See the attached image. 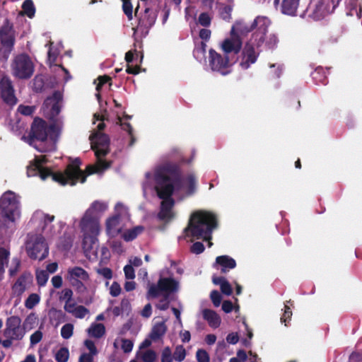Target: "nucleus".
Returning <instances> with one entry per match:
<instances>
[{
	"instance_id": "64",
	"label": "nucleus",
	"mask_w": 362,
	"mask_h": 362,
	"mask_svg": "<svg viewBox=\"0 0 362 362\" xmlns=\"http://www.w3.org/2000/svg\"><path fill=\"white\" fill-rule=\"evenodd\" d=\"M197 358L199 362H209V357L207 352L204 350L199 349L197 351Z\"/></svg>"
},
{
	"instance_id": "48",
	"label": "nucleus",
	"mask_w": 362,
	"mask_h": 362,
	"mask_svg": "<svg viewBox=\"0 0 362 362\" xmlns=\"http://www.w3.org/2000/svg\"><path fill=\"white\" fill-rule=\"evenodd\" d=\"M9 255V250L0 247V271L4 272V264L8 263Z\"/></svg>"
},
{
	"instance_id": "23",
	"label": "nucleus",
	"mask_w": 362,
	"mask_h": 362,
	"mask_svg": "<svg viewBox=\"0 0 362 362\" xmlns=\"http://www.w3.org/2000/svg\"><path fill=\"white\" fill-rule=\"evenodd\" d=\"M33 283V276L30 272H23L12 286V290L16 294H23L28 291Z\"/></svg>"
},
{
	"instance_id": "35",
	"label": "nucleus",
	"mask_w": 362,
	"mask_h": 362,
	"mask_svg": "<svg viewBox=\"0 0 362 362\" xmlns=\"http://www.w3.org/2000/svg\"><path fill=\"white\" fill-rule=\"evenodd\" d=\"M311 76L316 84L326 85L327 83V77L322 67H317L311 74Z\"/></svg>"
},
{
	"instance_id": "52",
	"label": "nucleus",
	"mask_w": 362,
	"mask_h": 362,
	"mask_svg": "<svg viewBox=\"0 0 362 362\" xmlns=\"http://www.w3.org/2000/svg\"><path fill=\"white\" fill-rule=\"evenodd\" d=\"M198 23L203 27H209L211 23V17L206 12L201 13L198 18Z\"/></svg>"
},
{
	"instance_id": "18",
	"label": "nucleus",
	"mask_w": 362,
	"mask_h": 362,
	"mask_svg": "<svg viewBox=\"0 0 362 362\" xmlns=\"http://www.w3.org/2000/svg\"><path fill=\"white\" fill-rule=\"evenodd\" d=\"M156 185L155 189L158 197L163 200L173 199L172 195L174 190H178L175 184L172 181H169L168 177L165 176H160V177L156 176Z\"/></svg>"
},
{
	"instance_id": "44",
	"label": "nucleus",
	"mask_w": 362,
	"mask_h": 362,
	"mask_svg": "<svg viewBox=\"0 0 362 362\" xmlns=\"http://www.w3.org/2000/svg\"><path fill=\"white\" fill-rule=\"evenodd\" d=\"M122 11L126 15L129 21L133 19V5L132 0H122Z\"/></svg>"
},
{
	"instance_id": "1",
	"label": "nucleus",
	"mask_w": 362,
	"mask_h": 362,
	"mask_svg": "<svg viewBox=\"0 0 362 362\" xmlns=\"http://www.w3.org/2000/svg\"><path fill=\"white\" fill-rule=\"evenodd\" d=\"M217 215L214 212L199 210L192 214L188 225L184 232L187 237L197 240L202 239L209 242V246L212 245V233L218 227Z\"/></svg>"
},
{
	"instance_id": "21",
	"label": "nucleus",
	"mask_w": 362,
	"mask_h": 362,
	"mask_svg": "<svg viewBox=\"0 0 362 362\" xmlns=\"http://www.w3.org/2000/svg\"><path fill=\"white\" fill-rule=\"evenodd\" d=\"M80 227L83 235H98L100 225L98 218L95 216L84 214L80 222Z\"/></svg>"
},
{
	"instance_id": "49",
	"label": "nucleus",
	"mask_w": 362,
	"mask_h": 362,
	"mask_svg": "<svg viewBox=\"0 0 362 362\" xmlns=\"http://www.w3.org/2000/svg\"><path fill=\"white\" fill-rule=\"evenodd\" d=\"M49 279V273L45 270L37 271L36 280L39 286L45 285Z\"/></svg>"
},
{
	"instance_id": "3",
	"label": "nucleus",
	"mask_w": 362,
	"mask_h": 362,
	"mask_svg": "<svg viewBox=\"0 0 362 362\" xmlns=\"http://www.w3.org/2000/svg\"><path fill=\"white\" fill-rule=\"evenodd\" d=\"M158 8L157 6H143L138 1L134 9V16L137 18V25L134 27V36L137 40L146 37L150 29L153 26L157 19Z\"/></svg>"
},
{
	"instance_id": "39",
	"label": "nucleus",
	"mask_w": 362,
	"mask_h": 362,
	"mask_svg": "<svg viewBox=\"0 0 362 362\" xmlns=\"http://www.w3.org/2000/svg\"><path fill=\"white\" fill-rule=\"evenodd\" d=\"M61 133V127L56 124H52L48 126V136L51 141L56 143Z\"/></svg>"
},
{
	"instance_id": "32",
	"label": "nucleus",
	"mask_w": 362,
	"mask_h": 362,
	"mask_svg": "<svg viewBox=\"0 0 362 362\" xmlns=\"http://www.w3.org/2000/svg\"><path fill=\"white\" fill-rule=\"evenodd\" d=\"M107 209V204L103 202L95 201L90 208L86 211L90 216H95V214H102Z\"/></svg>"
},
{
	"instance_id": "36",
	"label": "nucleus",
	"mask_w": 362,
	"mask_h": 362,
	"mask_svg": "<svg viewBox=\"0 0 362 362\" xmlns=\"http://www.w3.org/2000/svg\"><path fill=\"white\" fill-rule=\"evenodd\" d=\"M105 332V326L100 323L93 324L88 329V335L90 337H95V338H100V337H103L104 335Z\"/></svg>"
},
{
	"instance_id": "59",
	"label": "nucleus",
	"mask_w": 362,
	"mask_h": 362,
	"mask_svg": "<svg viewBox=\"0 0 362 362\" xmlns=\"http://www.w3.org/2000/svg\"><path fill=\"white\" fill-rule=\"evenodd\" d=\"M204 249L205 247L202 243L196 242L191 246L190 251L194 254L199 255L204 251Z\"/></svg>"
},
{
	"instance_id": "34",
	"label": "nucleus",
	"mask_w": 362,
	"mask_h": 362,
	"mask_svg": "<svg viewBox=\"0 0 362 362\" xmlns=\"http://www.w3.org/2000/svg\"><path fill=\"white\" fill-rule=\"evenodd\" d=\"M133 342L127 339L118 337L115 340L114 346L117 349L121 348L124 352L129 353L133 349Z\"/></svg>"
},
{
	"instance_id": "25",
	"label": "nucleus",
	"mask_w": 362,
	"mask_h": 362,
	"mask_svg": "<svg viewBox=\"0 0 362 362\" xmlns=\"http://www.w3.org/2000/svg\"><path fill=\"white\" fill-rule=\"evenodd\" d=\"M121 215L118 213L110 216L105 221V231L107 236L115 238L122 232Z\"/></svg>"
},
{
	"instance_id": "28",
	"label": "nucleus",
	"mask_w": 362,
	"mask_h": 362,
	"mask_svg": "<svg viewBox=\"0 0 362 362\" xmlns=\"http://www.w3.org/2000/svg\"><path fill=\"white\" fill-rule=\"evenodd\" d=\"M215 263L221 267V273H226L237 265L235 260L228 255L218 256Z\"/></svg>"
},
{
	"instance_id": "50",
	"label": "nucleus",
	"mask_w": 362,
	"mask_h": 362,
	"mask_svg": "<svg viewBox=\"0 0 362 362\" xmlns=\"http://www.w3.org/2000/svg\"><path fill=\"white\" fill-rule=\"evenodd\" d=\"M21 262L19 258L15 257L12 259V264L8 269V274L10 277H13L16 275L21 268Z\"/></svg>"
},
{
	"instance_id": "17",
	"label": "nucleus",
	"mask_w": 362,
	"mask_h": 362,
	"mask_svg": "<svg viewBox=\"0 0 362 362\" xmlns=\"http://www.w3.org/2000/svg\"><path fill=\"white\" fill-rule=\"evenodd\" d=\"M158 177L165 176L168 177L169 181L173 182L177 189H181L183 187V177L180 167L176 164L168 163L165 165L162 170L156 173Z\"/></svg>"
},
{
	"instance_id": "37",
	"label": "nucleus",
	"mask_w": 362,
	"mask_h": 362,
	"mask_svg": "<svg viewBox=\"0 0 362 362\" xmlns=\"http://www.w3.org/2000/svg\"><path fill=\"white\" fill-rule=\"evenodd\" d=\"M346 7L348 9L347 15L351 16H356L358 18H361L362 8L359 6L358 8L357 0H349Z\"/></svg>"
},
{
	"instance_id": "4",
	"label": "nucleus",
	"mask_w": 362,
	"mask_h": 362,
	"mask_svg": "<svg viewBox=\"0 0 362 362\" xmlns=\"http://www.w3.org/2000/svg\"><path fill=\"white\" fill-rule=\"evenodd\" d=\"M81 160L78 158H76L75 160L69 164L64 171L62 173H53L51 170V173L49 177H52V179L59 183L62 185H66L67 184L73 186L75 185L78 181L83 183L86 180L87 175H85L80 169Z\"/></svg>"
},
{
	"instance_id": "16",
	"label": "nucleus",
	"mask_w": 362,
	"mask_h": 362,
	"mask_svg": "<svg viewBox=\"0 0 362 362\" xmlns=\"http://www.w3.org/2000/svg\"><path fill=\"white\" fill-rule=\"evenodd\" d=\"M0 95L2 100L8 105L13 106L17 103L13 82L7 75H4L0 78Z\"/></svg>"
},
{
	"instance_id": "31",
	"label": "nucleus",
	"mask_w": 362,
	"mask_h": 362,
	"mask_svg": "<svg viewBox=\"0 0 362 362\" xmlns=\"http://www.w3.org/2000/svg\"><path fill=\"white\" fill-rule=\"evenodd\" d=\"M252 32V28H250V25H247L243 21H237L233 24L231 28L230 34L231 35H247L249 33Z\"/></svg>"
},
{
	"instance_id": "38",
	"label": "nucleus",
	"mask_w": 362,
	"mask_h": 362,
	"mask_svg": "<svg viewBox=\"0 0 362 362\" xmlns=\"http://www.w3.org/2000/svg\"><path fill=\"white\" fill-rule=\"evenodd\" d=\"M143 230V226H136L125 231L122 235V238L127 242L132 241L134 240Z\"/></svg>"
},
{
	"instance_id": "20",
	"label": "nucleus",
	"mask_w": 362,
	"mask_h": 362,
	"mask_svg": "<svg viewBox=\"0 0 362 362\" xmlns=\"http://www.w3.org/2000/svg\"><path fill=\"white\" fill-rule=\"evenodd\" d=\"M243 47V41L239 35H231L226 38L221 44V48L224 55H238Z\"/></svg>"
},
{
	"instance_id": "12",
	"label": "nucleus",
	"mask_w": 362,
	"mask_h": 362,
	"mask_svg": "<svg viewBox=\"0 0 362 362\" xmlns=\"http://www.w3.org/2000/svg\"><path fill=\"white\" fill-rule=\"evenodd\" d=\"M65 279L77 292L83 293L86 290L83 282L88 280L89 276L82 267H74L68 269Z\"/></svg>"
},
{
	"instance_id": "11",
	"label": "nucleus",
	"mask_w": 362,
	"mask_h": 362,
	"mask_svg": "<svg viewBox=\"0 0 362 362\" xmlns=\"http://www.w3.org/2000/svg\"><path fill=\"white\" fill-rule=\"evenodd\" d=\"M48 137V124L47 122L40 117H35L31 124L30 131L28 136V143L34 146L35 141H45Z\"/></svg>"
},
{
	"instance_id": "60",
	"label": "nucleus",
	"mask_w": 362,
	"mask_h": 362,
	"mask_svg": "<svg viewBox=\"0 0 362 362\" xmlns=\"http://www.w3.org/2000/svg\"><path fill=\"white\" fill-rule=\"evenodd\" d=\"M88 311L86 308L82 305H79L76 309H74L71 314L76 317L83 318L86 314H88Z\"/></svg>"
},
{
	"instance_id": "40",
	"label": "nucleus",
	"mask_w": 362,
	"mask_h": 362,
	"mask_svg": "<svg viewBox=\"0 0 362 362\" xmlns=\"http://www.w3.org/2000/svg\"><path fill=\"white\" fill-rule=\"evenodd\" d=\"M166 332V326L163 322L156 324L152 330L151 337L153 339H158L161 337Z\"/></svg>"
},
{
	"instance_id": "22",
	"label": "nucleus",
	"mask_w": 362,
	"mask_h": 362,
	"mask_svg": "<svg viewBox=\"0 0 362 362\" xmlns=\"http://www.w3.org/2000/svg\"><path fill=\"white\" fill-rule=\"evenodd\" d=\"M252 42H247L242 51V60L240 66L243 69H247L251 64H255L259 57V53L255 49V46Z\"/></svg>"
},
{
	"instance_id": "63",
	"label": "nucleus",
	"mask_w": 362,
	"mask_h": 362,
	"mask_svg": "<svg viewBox=\"0 0 362 362\" xmlns=\"http://www.w3.org/2000/svg\"><path fill=\"white\" fill-rule=\"evenodd\" d=\"M18 110L21 114L25 116H30L33 114L35 107L28 105H20Z\"/></svg>"
},
{
	"instance_id": "47",
	"label": "nucleus",
	"mask_w": 362,
	"mask_h": 362,
	"mask_svg": "<svg viewBox=\"0 0 362 362\" xmlns=\"http://www.w3.org/2000/svg\"><path fill=\"white\" fill-rule=\"evenodd\" d=\"M138 357L144 362H153L156 358V354L153 351L147 350L144 352L140 351L138 354Z\"/></svg>"
},
{
	"instance_id": "5",
	"label": "nucleus",
	"mask_w": 362,
	"mask_h": 362,
	"mask_svg": "<svg viewBox=\"0 0 362 362\" xmlns=\"http://www.w3.org/2000/svg\"><path fill=\"white\" fill-rule=\"evenodd\" d=\"M161 273L156 284H149L147 294H176L180 292V279L175 277L173 274Z\"/></svg>"
},
{
	"instance_id": "30",
	"label": "nucleus",
	"mask_w": 362,
	"mask_h": 362,
	"mask_svg": "<svg viewBox=\"0 0 362 362\" xmlns=\"http://www.w3.org/2000/svg\"><path fill=\"white\" fill-rule=\"evenodd\" d=\"M212 281L220 286L221 294H233L232 286L225 277L213 276Z\"/></svg>"
},
{
	"instance_id": "24",
	"label": "nucleus",
	"mask_w": 362,
	"mask_h": 362,
	"mask_svg": "<svg viewBox=\"0 0 362 362\" xmlns=\"http://www.w3.org/2000/svg\"><path fill=\"white\" fill-rule=\"evenodd\" d=\"M175 200L173 199L162 200L160 202V211L158 214V218L164 222H170L175 217L173 207Z\"/></svg>"
},
{
	"instance_id": "53",
	"label": "nucleus",
	"mask_w": 362,
	"mask_h": 362,
	"mask_svg": "<svg viewBox=\"0 0 362 362\" xmlns=\"http://www.w3.org/2000/svg\"><path fill=\"white\" fill-rule=\"evenodd\" d=\"M158 297L156 300V306L160 310H165L168 308L169 304L168 296H153Z\"/></svg>"
},
{
	"instance_id": "10",
	"label": "nucleus",
	"mask_w": 362,
	"mask_h": 362,
	"mask_svg": "<svg viewBox=\"0 0 362 362\" xmlns=\"http://www.w3.org/2000/svg\"><path fill=\"white\" fill-rule=\"evenodd\" d=\"M270 25L271 21L269 18L262 16H257L250 24L252 32L251 42L255 45L257 48H259L264 45Z\"/></svg>"
},
{
	"instance_id": "58",
	"label": "nucleus",
	"mask_w": 362,
	"mask_h": 362,
	"mask_svg": "<svg viewBox=\"0 0 362 362\" xmlns=\"http://www.w3.org/2000/svg\"><path fill=\"white\" fill-rule=\"evenodd\" d=\"M98 83L96 86V90L98 91H100V90L102 88V87L107 83H109L110 86L112 85L111 83V78L107 75H103L100 76L98 78Z\"/></svg>"
},
{
	"instance_id": "27",
	"label": "nucleus",
	"mask_w": 362,
	"mask_h": 362,
	"mask_svg": "<svg viewBox=\"0 0 362 362\" xmlns=\"http://www.w3.org/2000/svg\"><path fill=\"white\" fill-rule=\"evenodd\" d=\"M300 0H274V5H280L282 13L288 16H296Z\"/></svg>"
},
{
	"instance_id": "14",
	"label": "nucleus",
	"mask_w": 362,
	"mask_h": 362,
	"mask_svg": "<svg viewBox=\"0 0 362 362\" xmlns=\"http://www.w3.org/2000/svg\"><path fill=\"white\" fill-rule=\"evenodd\" d=\"M48 162L46 156H36L27 167L28 177L39 176L42 180H46L51 173V170L43 166Z\"/></svg>"
},
{
	"instance_id": "61",
	"label": "nucleus",
	"mask_w": 362,
	"mask_h": 362,
	"mask_svg": "<svg viewBox=\"0 0 362 362\" xmlns=\"http://www.w3.org/2000/svg\"><path fill=\"white\" fill-rule=\"evenodd\" d=\"M39 302L40 298L38 296H29L27 300H25V306L28 308L31 309Z\"/></svg>"
},
{
	"instance_id": "9",
	"label": "nucleus",
	"mask_w": 362,
	"mask_h": 362,
	"mask_svg": "<svg viewBox=\"0 0 362 362\" xmlns=\"http://www.w3.org/2000/svg\"><path fill=\"white\" fill-rule=\"evenodd\" d=\"M341 0H316L309 6V16L315 21L323 19L332 13Z\"/></svg>"
},
{
	"instance_id": "46",
	"label": "nucleus",
	"mask_w": 362,
	"mask_h": 362,
	"mask_svg": "<svg viewBox=\"0 0 362 362\" xmlns=\"http://www.w3.org/2000/svg\"><path fill=\"white\" fill-rule=\"evenodd\" d=\"M186 357V350L182 345L175 347L173 353V358L175 361L182 362Z\"/></svg>"
},
{
	"instance_id": "54",
	"label": "nucleus",
	"mask_w": 362,
	"mask_h": 362,
	"mask_svg": "<svg viewBox=\"0 0 362 362\" xmlns=\"http://www.w3.org/2000/svg\"><path fill=\"white\" fill-rule=\"evenodd\" d=\"M235 310V312H238L239 310V306L237 305H234L233 303L229 300H223L222 303V310L226 313H228L231 312L233 310Z\"/></svg>"
},
{
	"instance_id": "2",
	"label": "nucleus",
	"mask_w": 362,
	"mask_h": 362,
	"mask_svg": "<svg viewBox=\"0 0 362 362\" xmlns=\"http://www.w3.org/2000/svg\"><path fill=\"white\" fill-rule=\"evenodd\" d=\"M89 139L91 141V149L95 152L96 163L88 165L86 172L87 175L102 173L112 165L111 161L104 158L110 152V138L107 134L99 132L91 134Z\"/></svg>"
},
{
	"instance_id": "43",
	"label": "nucleus",
	"mask_w": 362,
	"mask_h": 362,
	"mask_svg": "<svg viewBox=\"0 0 362 362\" xmlns=\"http://www.w3.org/2000/svg\"><path fill=\"white\" fill-rule=\"evenodd\" d=\"M24 13L29 18H33L35 13V8L32 0H25L22 5Z\"/></svg>"
},
{
	"instance_id": "62",
	"label": "nucleus",
	"mask_w": 362,
	"mask_h": 362,
	"mask_svg": "<svg viewBox=\"0 0 362 362\" xmlns=\"http://www.w3.org/2000/svg\"><path fill=\"white\" fill-rule=\"evenodd\" d=\"M84 346L88 350V351H89L88 354H90L93 356H95L98 354V350L96 349L95 343L93 341H91L90 339L85 340Z\"/></svg>"
},
{
	"instance_id": "29",
	"label": "nucleus",
	"mask_w": 362,
	"mask_h": 362,
	"mask_svg": "<svg viewBox=\"0 0 362 362\" xmlns=\"http://www.w3.org/2000/svg\"><path fill=\"white\" fill-rule=\"evenodd\" d=\"M203 317L207 321L209 325L213 328H217L220 326L221 319L214 311L205 309L202 311Z\"/></svg>"
},
{
	"instance_id": "41",
	"label": "nucleus",
	"mask_w": 362,
	"mask_h": 362,
	"mask_svg": "<svg viewBox=\"0 0 362 362\" xmlns=\"http://www.w3.org/2000/svg\"><path fill=\"white\" fill-rule=\"evenodd\" d=\"M279 39L276 34L271 33L268 36L266 35L264 44L267 49H274L276 48Z\"/></svg>"
},
{
	"instance_id": "8",
	"label": "nucleus",
	"mask_w": 362,
	"mask_h": 362,
	"mask_svg": "<svg viewBox=\"0 0 362 362\" xmlns=\"http://www.w3.org/2000/svg\"><path fill=\"white\" fill-rule=\"evenodd\" d=\"M13 75L20 79L30 78L34 72V64L27 54L15 57L11 64Z\"/></svg>"
},
{
	"instance_id": "26",
	"label": "nucleus",
	"mask_w": 362,
	"mask_h": 362,
	"mask_svg": "<svg viewBox=\"0 0 362 362\" xmlns=\"http://www.w3.org/2000/svg\"><path fill=\"white\" fill-rule=\"evenodd\" d=\"M98 235H83L82 247L86 257L96 255L98 247Z\"/></svg>"
},
{
	"instance_id": "51",
	"label": "nucleus",
	"mask_w": 362,
	"mask_h": 362,
	"mask_svg": "<svg viewBox=\"0 0 362 362\" xmlns=\"http://www.w3.org/2000/svg\"><path fill=\"white\" fill-rule=\"evenodd\" d=\"M74 333V325L70 323L64 325L61 329V335L65 339H69Z\"/></svg>"
},
{
	"instance_id": "56",
	"label": "nucleus",
	"mask_w": 362,
	"mask_h": 362,
	"mask_svg": "<svg viewBox=\"0 0 362 362\" xmlns=\"http://www.w3.org/2000/svg\"><path fill=\"white\" fill-rule=\"evenodd\" d=\"M78 306H79V305H77L76 300L73 298H71V296H70L68 298V299L66 300L64 309L67 312L71 313H73L74 309H76Z\"/></svg>"
},
{
	"instance_id": "13",
	"label": "nucleus",
	"mask_w": 362,
	"mask_h": 362,
	"mask_svg": "<svg viewBox=\"0 0 362 362\" xmlns=\"http://www.w3.org/2000/svg\"><path fill=\"white\" fill-rule=\"evenodd\" d=\"M27 252L30 258L33 259L42 260L49 254V247L46 240L42 236H37L34 240L28 243Z\"/></svg>"
},
{
	"instance_id": "57",
	"label": "nucleus",
	"mask_w": 362,
	"mask_h": 362,
	"mask_svg": "<svg viewBox=\"0 0 362 362\" xmlns=\"http://www.w3.org/2000/svg\"><path fill=\"white\" fill-rule=\"evenodd\" d=\"M62 99V94L59 91H54L50 97H47L45 101L46 105H49L54 102L60 103Z\"/></svg>"
},
{
	"instance_id": "55",
	"label": "nucleus",
	"mask_w": 362,
	"mask_h": 362,
	"mask_svg": "<svg viewBox=\"0 0 362 362\" xmlns=\"http://www.w3.org/2000/svg\"><path fill=\"white\" fill-rule=\"evenodd\" d=\"M174 360L173 354L169 347L163 349L161 354V362H173Z\"/></svg>"
},
{
	"instance_id": "7",
	"label": "nucleus",
	"mask_w": 362,
	"mask_h": 362,
	"mask_svg": "<svg viewBox=\"0 0 362 362\" xmlns=\"http://www.w3.org/2000/svg\"><path fill=\"white\" fill-rule=\"evenodd\" d=\"M18 209V202L15 194L8 191L0 198V223L1 222L14 221L15 214Z\"/></svg>"
},
{
	"instance_id": "6",
	"label": "nucleus",
	"mask_w": 362,
	"mask_h": 362,
	"mask_svg": "<svg viewBox=\"0 0 362 362\" xmlns=\"http://www.w3.org/2000/svg\"><path fill=\"white\" fill-rule=\"evenodd\" d=\"M237 58L224 55L214 49L209 50V66L211 71L226 76L231 72V66L236 62Z\"/></svg>"
},
{
	"instance_id": "45",
	"label": "nucleus",
	"mask_w": 362,
	"mask_h": 362,
	"mask_svg": "<svg viewBox=\"0 0 362 362\" xmlns=\"http://www.w3.org/2000/svg\"><path fill=\"white\" fill-rule=\"evenodd\" d=\"M69 357V351L67 348H60L55 354V359L57 362H66Z\"/></svg>"
},
{
	"instance_id": "42",
	"label": "nucleus",
	"mask_w": 362,
	"mask_h": 362,
	"mask_svg": "<svg viewBox=\"0 0 362 362\" xmlns=\"http://www.w3.org/2000/svg\"><path fill=\"white\" fill-rule=\"evenodd\" d=\"M233 6L230 5H223L219 8V15L221 19L226 22H229L232 17Z\"/></svg>"
},
{
	"instance_id": "19",
	"label": "nucleus",
	"mask_w": 362,
	"mask_h": 362,
	"mask_svg": "<svg viewBox=\"0 0 362 362\" xmlns=\"http://www.w3.org/2000/svg\"><path fill=\"white\" fill-rule=\"evenodd\" d=\"M21 320L18 317L11 316L6 320V327L4 335L6 338L21 340L25 334L23 328L21 327Z\"/></svg>"
},
{
	"instance_id": "15",
	"label": "nucleus",
	"mask_w": 362,
	"mask_h": 362,
	"mask_svg": "<svg viewBox=\"0 0 362 362\" xmlns=\"http://www.w3.org/2000/svg\"><path fill=\"white\" fill-rule=\"evenodd\" d=\"M15 30L13 24L8 19H5L0 27V42L5 48V52L10 54L15 44Z\"/></svg>"
},
{
	"instance_id": "33",
	"label": "nucleus",
	"mask_w": 362,
	"mask_h": 362,
	"mask_svg": "<svg viewBox=\"0 0 362 362\" xmlns=\"http://www.w3.org/2000/svg\"><path fill=\"white\" fill-rule=\"evenodd\" d=\"M197 180L193 174L188 175L185 180L183 179V187H186L187 195L193 194L196 191Z\"/></svg>"
}]
</instances>
